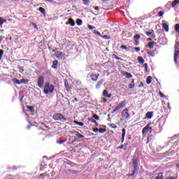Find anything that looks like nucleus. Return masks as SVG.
<instances>
[{
    "mask_svg": "<svg viewBox=\"0 0 179 179\" xmlns=\"http://www.w3.org/2000/svg\"><path fill=\"white\" fill-rule=\"evenodd\" d=\"M138 161H139V152H138V151L136 150V152H134V155L131 159L132 166L134 169L131 174H129V173L127 174V177H132L133 176L135 175V172L136 171V170H138Z\"/></svg>",
    "mask_w": 179,
    "mask_h": 179,
    "instance_id": "obj_1",
    "label": "nucleus"
},
{
    "mask_svg": "<svg viewBox=\"0 0 179 179\" xmlns=\"http://www.w3.org/2000/svg\"><path fill=\"white\" fill-rule=\"evenodd\" d=\"M54 89H55L54 85H50V82H46L43 89V93L45 94H52L54 93Z\"/></svg>",
    "mask_w": 179,
    "mask_h": 179,
    "instance_id": "obj_2",
    "label": "nucleus"
},
{
    "mask_svg": "<svg viewBox=\"0 0 179 179\" xmlns=\"http://www.w3.org/2000/svg\"><path fill=\"white\" fill-rule=\"evenodd\" d=\"M174 50H175V52L173 55V61L175 64H178V62L177 61V59H178V57H179V42L176 43L174 45Z\"/></svg>",
    "mask_w": 179,
    "mask_h": 179,
    "instance_id": "obj_3",
    "label": "nucleus"
},
{
    "mask_svg": "<svg viewBox=\"0 0 179 179\" xmlns=\"http://www.w3.org/2000/svg\"><path fill=\"white\" fill-rule=\"evenodd\" d=\"M52 118L53 120H55V121H61V122H65V121H66V118H65V117H64V115H62V113L54 114Z\"/></svg>",
    "mask_w": 179,
    "mask_h": 179,
    "instance_id": "obj_4",
    "label": "nucleus"
},
{
    "mask_svg": "<svg viewBox=\"0 0 179 179\" xmlns=\"http://www.w3.org/2000/svg\"><path fill=\"white\" fill-rule=\"evenodd\" d=\"M150 125H152V123L150 122L148 123L142 130V134L143 135H145V134H148V132H149V131H150V134H152V132H153V130H155V129L153 127H150Z\"/></svg>",
    "mask_w": 179,
    "mask_h": 179,
    "instance_id": "obj_5",
    "label": "nucleus"
},
{
    "mask_svg": "<svg viewBox=\"0 0 179 179\" xmlns=\"http://www.w3.org/2000/svg\"><path fill=\"white\" fill-rule=\"evenodd\" d=\"M128 108H124L122 111V117L123 118V120H129V118L131 117V115L128 113Z\"/></svg>",
    "mask_w": 179,
    "mask_h": 179,
    "instance_id": "obj_6",
    "label": "nucleus"
},
{
    "mask_svg": "<svg viewBox=\"0 0 179 179\" xmlns=\"http://www.w3.org/2000/svg\"><path fill=\"white\" fill-rule=\"evenodd\" d=\"M38 86L40 87V89H43V87L44 86V76H41L38 78Z\"/></svg>",
    "mask_w": 179,
    "mask_h": 179,
    "instance_id": "obj_7",
    "label": "nucleus"
},
{
    "mask_svg": "<svg viewBox=\"0 0 179 179\" xmlns=\"http://www.w3.org/2000/svg\"><path fill=\"white\" fill-rule=\"evenodd\" d=\"M53 52H55V57L59 59H62L65 57V54L62 52L53 50Z\"/></svg>",
    "mask_w": 179,
    "mask_h": 179,
    "instance_id": "obj_8",
    "label": "nucleus"
},
{
    "mask_svg": "<svg viewBox=\"0 0 179 179\" xmlns=\"http://www.w3.org/2000/svg\"><path fill=\"white\" fill-rule=\"evenodd\" d=\"M64 86H65L66 90H67V92H71V90H72V88L73 87V86H72L71 85V83H69V82H68V80H64Z\"/></svg>",
    "mask_w": 179,
    "mask_h": 179,
    "instance_id": "obj_9",
    "label": "nucleus"
},
{
    "mask_svg": "<svg viewBox=\"0 0 179 179\" xmlns=\"http://www.w3.org/2000/svg\"><path fill=\"white\" fill-rule=\"evenodd\" d=\"M150 179H164V176H163V173H158L155 176L150 175Z\"/></svg>",
    "mask_w": 179,
    "mask_h": 179,
    "instance_id": "obj_10",
    "label": "nucleus"
},
{
    "mask_svg": "<svg viewBox=\"0 0 179 179\" xmlns=\"http://www.w3.org/2000/svg\"><path fill=\"white\" fill-rule=\"evenodd\" d=\"M162 27L163 29H164L165 31L169 32V22H167V21L163 20H162Z\"/></svg>",
    "mask_w": 179,
    "mask_h": 179,
    "instance_id": "obj_11",
    "label": "nucleus"
},
{
    "mask_svg": "<svg viewBox=\"0 0 179 179\" xmlns=\"http://www.w3.org/2000/svg\"><path fill=\"white\" fill-rule=\"evenodd\" d=\"M146 36H148V37H152V38H156V34H155V31L153 29L151 30V31H145V32Z\"/></svg>",
    "mask_w": 179,
    "mask_h": 179,
    "instance_id": "obj_12",
    "label": "nucleus"
},
{
    "mask_svg": "<svg viewBox=\"0 0 179 179\" xmlns=\"http://www.w3.org/2000/svg\"><path fill=\"white\" fill-rule=\"evenodd\" d=\"M134 38L135 40V42H134V45H139V40L141 38V35L139 34H136L134 36Z\"/></svg>",
    "mask_w": 179,
    "mask_h": 179,
    "instance_id": "obj_13",
    "label": "nucleus"
},
{
    "mask_svg": "<svg viewBox=\"0 0 179 179\" xmlns=\"http://www.w3.org/2000/svg\"><path fill=\"white\" fill-rule=\"evenodd\" d=\"M99 76H100V74L99 73H97V74H92L90 76V78L92 79V80H93V82H96L97 80V79H99Z\"/></svg>",
    "mask_w": 179,
    "mask_h": 179,
    "instance_id": "obj_14",
    "label": "nucleus"
},
{
    "mask_svg": "<svg viewBox=\"0 0 179 179\" xmlns=\"http://www.w3.org/2000/svg\"><path fill=\"white\" fill-rule=\"evenodd\" d=\"M103 97H107V99H111V96H113L111 94H108V91L107 90H105L103 92Z\"/></svg>",
    "mask_w": 179,
    "mask_h": 179,
    "instance_id": "obj_15",
    "label": "nucleus"
},
{
    "mask_svg": "<svg viewBox=\"0 0 179 179\" xmlns=\"http://www.w3.org/2000/svg\"><path fill=\"white\" fill-rule=\"evenodd\" d=\"M152 117H153V111L148 112L145 114V118H147V120H152Z\"/></svg>",
    "mask_w": 179,
    "mask_h": 179,
    "instance_id": "obj_16",
    "label": "nucleus"
},
{
    "mask_svg": "<svg viewBox=\"0 0 179 179\" xmlns=\"http://www.w3.org/2000/svg\"><path fill=\"white\" fill-rule=\"evenodd\" d=\"M122 143H124V141H125V134H127V130L125 129V128H123L122 129Z\"/></svg>",
    "mask_w": 179,
    "mask_h": 179,
    "instance_id": "obj_17",
    "label": "nucleus"
},
{
    "mask_svg": "<svg viewBox=\"0 0 179 179\" xmlns=\"http://www.w3.org/2000/svg\"><path fill=\"white\" fill-rule=\"evenodd\" d=\"M52 69H57L58 68V60H55L52 62Z\"/></svg>",
    "mask_w": 179,
    "mask_h": 179,
    "instance_id": "obj_18",
    "label": "nucleus"
},
{
    "mask_svg": "<svg viewBox=\"0 0 179 179\" xmlns=\"http://www.w3.org/2000/svg\"><path fill=\"white\" fill-rule=\"evenodd\" d=\"M29 85V80L26 78H22L20 80V85Z\"/></svg>",
    "mask_w": 179,
    "mask_h": 179,
    "instance_id": "obj_19",
    "label": "nucleus"
},
{
    "mask_svg": "<svg viewBox=\"0 0 179 179\" xmlns=\"http://www.w3.org/2000/svg\"><path fill=\"white\" fill-rule=\"evenodd\" d=\"M104 82V80H99L97 84L96 85V89H100V87H101V85H103V83Z\"/></svg>",
    "mask_w": 179,
    "mask_h": 179,
    "instance_id": "obj_20",
    "label": "nucleus"
},
{
    "mask_svg": "<svg viewBox=\"0 0 179 179\" xmlns=\"http://www.w3.org/2000/svg\"><path fill=\"white\" fill-rule=\"evenodd\" d=\"M137 61H138L139 64H145V59L142 56L138 57Z\"/></svg>",
    "mask_w": 179,
    "mask_h": 179,
    "instance_id": "obj_21",
    "label": "nucleus"
},
{
    "mask_svg": "<svg viewBox=\"0 0 179 179\" xmlns=\"http://www.w3.org/2000/svg\"><path fill=\"white\" fill-rule=\"evenodd\" d=\"M146 47L148 48H153V47H155V42H148Z\"/></svg>",
    "mask_w": 179,
    "mask_h": 179,
    "instance_id": "obj_22",
    "label": "nucleus"
},
{
    "mask_svg": "<svg viewBox=\"0 0 179 179\" xmlns=\"http://www.w3.org/2000/svg\"><path fill=\"white\" fill-rule=\"evenodd\" d=\"M76 23L77 26H82V24H83V21H82L81 19H77Z\"/></svg>",
    "mask_w": 179,
    "mask_h": 179,
    "instance_id": "obj_23",
    "label": "nucleus"
},
{
    "mask_svg": "<svg viewBox=\"0 0 179 179\" xmlns=\"http://www.w3.org/2000/svg\"><path fill=\"white\" fill-rule=\"evenodd\" d=\"M121 107L118 105L117 106H116L114 110L112 111V114H115V113H117V111H120V110H121Z\"/></svg>",
    "mask_w": 179,
    "mask_h": 179,
    "instance_id": "obj_24",
    "label": "nucleus"
},
{
    "mask_svg": "<svg viewBox=\"0 0 179 179\" xmlns=\"http://www.w3.org/2000/svg\"><path fill=\"white\" fill-rule=\"evenodd\" d=\"M150 128H153L154 130L152 131H157V124H156L155 123H151Z\"/></svg>",
    "mask_w": 179,
    "mask_h": 179,
    "instance_id": "obj_25",
    "label": "nucleus"
},
{
    "mask_svg": "<svg viewBox=\"0 0 179 179\" xmlns=\"http://www.w3.org/2000/svg\"><path fill=\"white\" fill-rule=\"evenodd\" d=\"M118 106L120 107H121L122 108H124V107H125V106H127V102L125 101H122L120 102V103Z\"/></svg>",
    "mask_w": 179,
    "mask_h": 179,
    "instance_id": "obj_26",
    "label": "nucleus"
},
{
    "mask_svg": "<svg viewBox=\"0 0 179 179\" xmlns=\"http://www.w3.org/2000/svg\"><path fill=\"white\" fill-rule=\"evenodd\" d=\"M108 127H110V128H112V129H117V124L114 123L108 124Z\"/></svg>",
    "mask_w": 179,
    "mask_h": 179,
    "instance_id": "obj_27",
    "label": "nucleus"
},
{
    "mask_svg": "<svg viewBox=\"0 0 179 179\" xmlns=\"http://www.w3.org/2000/svg\"><path fill=\"white\" fill-rule=\"evenodd\" d=\"M124 75L125 76V77H126L127 79H129V78H132V74H131L130 73L124 72Z\"/></svg>",
    "mask_w": 179,
    "mask_h": 179,
    "instance_id": "obj_28",
    "label": "nucleus"
},
{
    "mask_svg": "<svg viewBox=\"0 0 179 179\" xmlns=\"http://www.w3.org/2000/svg\"><path fill=\"white\" fill-rule=\"evenodd\" d=\"M152 76H148L146 79V83L147 85H150L152 83Z\"/></svg>",
    "mask_w": 179,
    "mask_h": 179,
    "instance_id": "obj_29",
    "label": "nucleus"
},
{
    "mask_svg": "<svg viewBox=\"0 0 179 179\" xmlns=\"http://www.w3.org/2000/svg\"><path fill=\"white\" fill-rule=\"evenodd\" d=\"M153 138V135H149L148 137H147V143H149V142H151L152 141V139Z\"/></svg>",
    "mask_w": 179,
    "mask_h": 179,
    "instance_id": "obj_30",
    "label": "nucleus"
},
{
    "mask_svg": "<svg viewBox=\"0 0 179 179\" xmlns=\"http://www.w3.org/2000/svg\"><path fill=\"white\" fill-rule=\"evenodd\" d=\"M88 120H89L91 122H93L94 124H95L96 127H99V123H97V121H96V120H94V119H90V118H88Z\"/></svg>",
    "mask_w": 179,
    "mask_h": 179,
    "instance_id": "obj_31",
    "label": "nucleus"
},
{
    "mask_svg": "<svg viewBox=\"0 0 179 179\" xmlns=\"http://www.w3.org/2000/svg\"><path fill=\"white\" fill-rule=\"evenodd\" d=\"M69 23L71 26H75V21L72 18L69 20Z\"/></svg>",
    "mask_w": 179,
    "mask_h": 179,
    "instance_id": "obj_32",
    "label": "nucleus"
},
{
    "mask_svg": "<svg viewBox=\"0 0 179 179\" xmlns=\"http://www.w3.org/2000/svg\"><path fill=\"white\" fill-rule=\"evenodd\" d=\"M13 82L14 83H16V85H20V80H19V79L16 78H14L13 79Z\"/></svg>",
    "mask_w": 179,
    "mask_h": 179,
    "instance_id": "obj_33",
    "label": "nucleus"
},
{
    "mask_svg": "<svg viewBox=\"0 0 179 179\" xmlns=\"http://www.w3.org/2000/svg\"><path fill=\"white\" fill-rule=\"evenodd\" d=\"M39 12H41V13H42V15H45V9H44V8L43 7H40L38 9Z\"/></svg>",
    "mask_w": 179,
    "mask_h": 179,
    "instance_id": "obj_34",
    "label": "nucleus"
},
{
    "mask_svg": "<svg viewBox=\"0 0 179 179\" xmlns=\"http://www.w3.org/2000/svg\"><path fill=\"white\" fill-rule=\"evenodd\" d=\"M147 54L148 55H150V57H155V53L153 52H152L151 50H148Z\"/></svg>",
    "mask_w": 179,
    "mask_h": 179,
    "instance_id": "obj_35",
    "label": "nucleus"
},
{
    "mask_svg": "<svg viewBox=\"0 0 179 179\" xmlns=\"http://www.w3.org/2000/svg\"><path fill=\"white\" fill-rule=\"evenodd\" d=\"M74 124H76L77 125H79L80 127H83L84 124L83 122H78L76 120L73 121Z\"/></svg>",
    "mask_w": 179,
    "mask_h": 179,
    "instance_id": "obj_36",
    "label": "nucleus"
},
{
    "mask_svg": "<svg viewBox=\"0 0 179 179\" xmlns=\"http://www.w3.org/2000/svg\"><path fill=\"white\" fill-rule=\"evenodd\" d=\"M98 131H99V134H104V132H106L107 131V129L100 128V129H98Z\"/></svg>",
    "mask_w": 179,
    "mask_h": 179,
    "instance_id": "obj_37",
    "label": "nucleus"
},
{
    "mask_svg": "<svg viewBox=\"0 0 179 179\" xmlns=\"http://www.w3.org/2000/svg\"><path fill=\"white\" fill-rule=\"evenodd\" d=\"M93 33H94V34H96V36H99V37H101V34L99 31L94 30Z\"/></svg>",
    "mask_w": 179,
    "mask_h": 179,
    "instance_id": "obj_38",
    "label": "nucleus"
},
{
    "mask_svg": "<svg viewBox=\"0 0 179 179\" xmlns=\"http://www.w3.org/2000/svg\"><path fill=\"white\" fill-rule=\"evenodd\" d=\"M175 31H176V33H179V24H175Z\"/></svg>",
    "mask_w": 179,
    "mask_h": 179,
    "instance_id": "obj_39",
    "label": "nucleus"
},
{
    "mask_svg": "<svg viewBox=\"0 0 179 179\" xmlns=\"http://www.w3.org/2000/svg\"><path fill=\"white\" fill-rule=\"evenodd\" d=\"M92 117L94 118V120H96V121H99V120H100V117H99L97 114H94Z\"/></svg>",
    "mask_w": 179,
    "mask_h": 179,
    "instance_id": "obj_40",
    "label": "nucleus"
},
{
    "mask_svg": "<svg viewBox=\"0 0 179 179\" xmlns=\"http://www.w3.org/2000/svg\"><path fill=\"white\" fill-rule=\"evenodd\" d=\"M162 121H163V118H159L158 120V122L159 124V127H163V125H164V123L162 124Z\"/></svg>",
    "mask_w": 179,
    "mask_h": 179,
    "instance_id": "obj_41",
    "label": "nucleus"
},
{
    "mask_svg": "<svg viewBox=\"0 0 179 179\" xmlns=\"http://www.w3.org/2000/svg\"><path fill=\"white\" fill-rule=\"evenodd\" d=\"M83 2L84 5H86L87 6L90 3V0H83Z\"/></svg>",
    "mask_w": 179,
    "mask_h": 179,
    "instance_id": "obj_42",
    "label": "nucleus"
},
{
    "mask_svg": "<svg viewBox=\"0 0 179 179\" xmlns=\"http://www.w3.org/2000/svg\"><path fill=\"white\" fill-rule=\"evenodd\" d=\"M76 136H78V138H85V136L83 134H80L79 133L76 134Z\"/></svg>",
    "mask_w": 179,
    "mask_h": 179,
    "instance_id": "obj_43",
    "label": "nucleus"
},
{
    "mask_svg": "<svg viewBox=\"0 0 179 179\" xmlns=\"http://www.w3.org/2000/svg\"><path fill=\"white\" fill-rule=\"evenodd\" d=\"M120 50H128V47H127V45H122L120 47Z\"/></svg>",
    "mask_w": 179,
    "mask_h": 179,
    "instance_id": "obj_44",
    "label": "nucleus"
},
{
    "mask_svg": "<svg viewBox=\"0 0 179 179\" xmlns=\"http://www.w3.org/2000/svg\"><path fill=\"white\" fill-rule=\"evenodd\" d=\"M27 108L29 110V111H33L34 110V108H33L31 106H27Z\"/></svg>",
    "mask_w": 179,
    "mask_h": 179,
    "instance_id": "obj_45",
    "label": "nucleus"
},
{
    "mask_svg": "<svg viewBox=\"0 0 179 179\" xmlns=\"http://www.w3.org/2000/svg\"><path fill=\"white\" fill-rule=\"evenodd\" d=\"M163 15H164V11H160L158 13L157 15L159 17H162V16H163Z\"/></svg>",
    "mask_w": 179,
    "mask_h": 179,
    "instance_id": "obj_46",
    "label": "nucleus"
},
{
    "mask_svg": "<svg viewBox=\"0 0 179 179\" xmlns=\"http://www.w3.org/2000/svg\"><path fill=\"white\" fill-rule=\"evenodd\" d=\"M143 66L145 68L144 69L145 72H148V63L144 64Z\"/></svg>",
    "mask_w": 179,
    "mask_h": 179,
    "instance_id": "obj_47",
    "label": "nucleus"
},
{
    "mask_svg": "<svg viewBox=\"0 0 179 179\" xmlns=\"http://www.w3.org/2000/svg\"><path fill=\"white\" fill-rule=\"evenodd\" d=\"M159 94L160 97H162V99L166 97L164 94H163V92H162L161 91L159 92Z\"/></svg>",
    "mask_w": 179,
    "mask_h": 179,
    "instance_id": "obj_48",
    "label": "nucleus"
},
{
    "mask_svg": "<svg viewBox=\"0 0 179 179\" xmlns=\"http://www.w3.org/2000/svg\"><path fill=\"white\" fill-rule=\"evenodd\" d=\"M88 29H90V30H93V29H96V27L88 24Z\"/></svg>",
    "mask_w": 179,
    "mask_h": 179,
    "instance_id": "obj_49",
    "label": "nucleus"
},
{
    "mask_svg": "<svg viewBox=\"0 0 179 179\" xmlns=\"http://www.w3.org/2000/svg\"><path fill=\"white\" fill-rule=\"evenodd\" d=\"M3 55V50H0V59H2Z\"/></svg>",
    "mask_w": 179,
    "mask_h": 179,
    "instance_id": "obj_50",
    "label": "nucleus"
},
{
    "mask_svg": "<svg viewBox=\"0 0 179 179\" xmlns=\"http://www.w3.org/2000/svg\"><path fill=\"white\" fill-rule=\"evenodd\" d=\"M66 140H60L59 141H57V143H59V145H62V143H64V142H66Z\"/></svg>",
    "mask_w": 179,
    "mask_h": 179,
    "instance_id": "obj_51",
    "label": "nucleus"
},
{
    "mask_svg": "<svg viewBox=\"0 0 179 179\" xmlns=\"http://www.w3.org/2000/svg\"><path fill=\"white\" fill-rule=\"evenodd\" d=\"M135 87V84H129V89H134Z\"/></svg>",
    "mask_w": 179,
    "mask_h": 179,
    "instance_id": "obj_52",
    "label": "nucleus"
},
{
    "mask_svg": "<svg viewBox=\"0 0 179 179\" xmlns=\"http://www.w3.org/2000/svg\"><path fill=\"white\" fill-rule=\"evenodd\" d=\"M68 171H69V173H73V174L78 173V171H71V170H69Z\"/></svg>",
    "mask_w": 179,
    "mask_h": 179,
    "instance_id": "obj_53",
    "label": "nucleus"
},
{
    "mask_svg": "<svg viewBox=\"0 0 179 179\" xmlns=\"http://www.w3.org/2000/svg\"><path fill=\"white\" fill-rule=\"evenodd\" d=\"M134 50L136 51V52H139L141 51V48H134Z\"/></svg>",
    "mask_w": 179,
    "mask_h": 179,
    "instance_id": "obj_54",
    "label": "nucleus"
},
{
    "mask_svg": "<svg viewBox=\"0 0 179 179\" xmlns=\"http://www.w3.org/2000/svg\"><path fill=\"white\" fill-rule=\"evenodd\" d=\"M3 24V21L2 20V17H0V26Z\"/></svg>",
    "mask_w": 179,
    "mask_h": 179,
    "instance_id": "obj_55",
    "label": "nucleus"
},
{
    "mask_svg": "<svg viewBox=\"0 0 179 179\" xmlns=\"http://www.w3.org/2000/svg\"><path fill=\"white\" fill-rule=\"evenodd\" d=\"M117 149H124V145H121L117 148Z\"/></svg>",
    "mask_w": 179,
    "mask_h": 179,
    "instance_id": "obj_56",
    "label": "nucleus"
},
{
    "mask_svg": "<svg viewBox=\"0 0 179 179\" xmlns=\"http://www.w3.org/2000/svg\"><path fill=\"white\" fill-rule=\"evenodd\" d=\"M138 87H143V83L141 82L138 85Z\"/></svg>",
    "mask_w": 179,
    "mask_h": 179,
    "instance_id": "obj_57",
    "label": "nucleus"
},
{
    "mask_svg": "<svg viewBox=\"0 0 179 179\" xmlns=\"http://www.w3.org/2000/svg\"><path fill=\"white\" fill-rule=\"evenodd\" d=\"M94 132H99V129L98 128H96V129H93Z\"/></svg>",
    "mask_w": 179,
    "mask_h": 179,
    "instance_id": "obj_58",
    "label": "nucleus"
},
{
    "mask_svg": "<svg viewBox=\"0 0 179 179\" xmlns=\"http://www.w3.org/2000/svg\"><path fill=\"white\" fill-rule=\"evenodd\" d=\"M128 146V143H124V150H127V147Z\"/></svg>",
    "mask_w": 179,
    "mask_h": 179,
    "instance_id": "obj_59",
    "label": "nucleus"
},
{
    "mask_svg": "<svg viewBox=\"0 0 179 179\" xmlns=\"http://www.w3.org/2000/svg\"><path fill=\"white\" fill-rule=\"evenodd\" d=\"M103 103H107V99L106 98H103Z\"/></svg>",
    "mask_w": 179,
    "mask_h": 179,
    "instance_id": "obj_60",
    "label": "nucleus"
},
{
    "mask_svg": "<svg viewBox=\"0 0 179 179\" xmlns=\"http://www.w3.org/2000/svg\"><path fill=\"white\" fill-rule=\"evenodd\" d=\"M43 125H44L45 128H47L48 129H51L50 127H48V126H47V125H45L44 124H43Z\"/></svg>",
    "mask_w": 179,
    "mask_h": 179,
    "instance_id": "obj_61",
    "label": "nucleus"
},
{
    "mask_svg": "<svg viewBox=\"0 0 179 179\" xmlns=\"http://www.w3.org/2000/svg\"><path fill=\"white\" fill-rule=\"evenodd\" d=\"M147 41H152V38H148L147 39Z\"/></svg>",
    "mask_w": 179,
    "mask_h": 179,
    "instance_id": "obj_62",
    "label": "nucleus"
},
{
    "mask_svg": "<svg viewBox=\"0 0 179 179\" xmlns=\"http://www.w3.org/2000/svg\"><path fill=\"white\" fill-rule=\"evenodd\" d=\"M99 7H97V6L95 7V10H99Z\"/></svg>",
    "mask_w": 179,
    "mask_h": 179,
    "instance_id": "obj_63",
    "label": "nucleus"
},
{
    "mask_svg": "<svg viewBox=\"0 0 179 179\" xmlns=\"http://www.w3.org/2000/svg\"><path fill=\"white\" fill-rule=\"evenodd\" d=\"M176 168H177V169H179V164H176Z\"/></svg>",
    "mask_w": 179,
    "mask_h": 179,
    "instance_id": "obj_64",
    "label": "nucleus"
}]
</instances>
